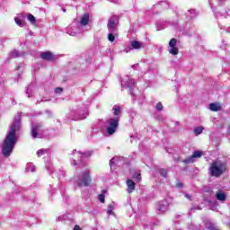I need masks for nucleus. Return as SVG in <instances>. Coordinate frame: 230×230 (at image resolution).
Listing matches in <instances>:
<instances>
[{
  "mask_svg": "<svg viewBox=\"0 0 230 230\" xmlns=\"http://www.w3.org/2000/svg\"><path fill=\"white\" fill-rule=\"evenodd\" d=\"M186 17H188L189 19H193V17H195V10L190 9L186 13Z\"/></svg>",
  "mask_w": 230,
  "mask_h": 230,
  "instance_id": "nucleus-24",
  "label": "nucleus"
},
{
  "mask_svg": "<svg viewBox=\"0 0 230 230\" xmlns=\"http://www.w3.org/2000/svg\"><path fill=\"white\" fill-rule=\"evenodd\" d=\"M127 186H128V193H132L134 190H136V182L132 180L127 181Z\"/></svg>",
  "mask_w": 230,
  "mask_h": 230,
  "instance_id": "nucleus-16",
  "label": "nucleus"
},
{
  "mask_svg": "<svg viewBox=\"0 0 230 230\" xmlns=\"http://www.w3.org/2000/svg\"><path fill=\"white\" fill-rule=\"evenodd\" d=\"M22 128L21 115H17L11 124L10 130L8 131L2 146V152L5 157L11 155L13 148H15V144L17 143V132H21Z\"/></svg>",
  "mask_w": 230,
  "mask_h": 230,
  "instance_id": "nucleus-1",
  "label": "nucleus"
},
{
  "mask_svg": "<svg viewBox=\"0 0 230 230\" xmlns=\"http://www.w3.org/2000/svg\"><path fill=\"white\" fill-rule=\"evenodd\" d=\"M111 3H114V4H117V3H119V0H109Z\"/></svg>",
  "mask_w": 230,
  "mask_h": 230,
  "instance_id": "nucleus-40",
  "label": "nucleus"
},
{
  "mask_svg": "<svg viewBox=\"0 0 230 230\" xmlns=\"http://www.w3.org/2000/svg\"><path fill=\"white\" fill-rule=\"evenodd\" d=\"M139 67V64H135L132 66L133 69H137Z\"/></svg>",
  "mask_w": 230,
  "mask_h": 230,
  "instance_id": "nucleus-37",
  "label": "nucleus"
},
{
  "mask_svg": "<svg viewBox=\"0 0 230 230\" xmlns=\"http://www.w3.org/2000/svg\"><path fill=\"white\" fill-rule=\"evenodd\" d=\"M133 177L139 182L141 181V172H135Z\"/></svg>",
  "mask_w": 230,
  "mask_h": 230,
  "instance_id": "nucleus-28",
  "label": "nucleus"
},
{
  "mask_svg": "<svg viewBox=\"0 0 230 230\" xmlns=\"http://www.w3.org/2000/svg\"><path fill=\"white\" fill-rule=\"evenodd\" d=\"M14 22L17 24V26H20V28H22V26H24V21L21 20V18L19 17H15Z\"/></svg>",
  "mask_w": 230,
  "mask_h": 230,
  "instance_id": "nucleus-23",
  "label": "nucleus"
},
{
  "mask_svg": "<svg viewBox=\"0 0 230 230\" xmlns=\"http://www.w3.org/2000/svg\"><path fill=\"white\" fill-rule=\"evenodd\" d=\"M109 126L107 127V135L112 136L118 130V126L119 125V117H115L108 119Z\"/></svg>",
  "mask_w": 230,
  "mask_h": 230,
  "instance_id": "nucleus-5",
  "label": "nucleus"
},
{
  "mask_svg": "<svg viewBox=\"0 0 230 230\" xmlns=\"http://www.w3.org/2000/svg\"><path fill=\"white\" fill-rule=\"evenodd\" d=\"M175 46H177V40L172 39L169 41V53H171V55H179V49Z\"/></svg>",
  "mask_w": 230,
  "mask_h": 230,
  "instance_id": "nucleus-12",
  "label": "nucleus"
},
{
  "mask_svg": "<svg viewBox=\"0 0 230 230\" xmlns=\"http://www.w3.org/2000/svg\"><path fill=\"white\" fill-rule=\"evenodd\" d=\"M80 24L82 26H87L89 24V13H85L82 17H81V22Z\"/></svg>",
  "mask_w": 230,
  "mask_h": 230,
  "instance_id": "nucleus-17",
  "label": "nucleus"
},
{
  "mask_svg": "<svg viewBox=\"0 0 230 230\" xmlns=\"http://www.w3.org/2000/svg\"><path fill=\"white\" fill-rule=\"evenodd\" d=\"M115 163H118V157H113V158L110 161V166L112 168V164H114Z\"/></svg>",
  "mask_w": 230,
  "mask_h": 230,
  "instance_id": "nucleus-31",
  "label": "nucleus"
},
{
  "mask_svg": "<svg viewBox=\"0 0 230 230\" xmlns=\"http://www.w3.org/2000/svg\"><path fill=\"white\" fill-rule=\"evenodd\" d=\"M21 67H22V65L18 66L16 69L19 71V69H21Z\"/></svg>",
  "mask_w": 230,
  "mask_h": 230,
  "instance_id": "nucleus-42",
  "label": "nucleus"
},
{
  "mask_svg": "<svg viewBox=\"0 0 230 230\" xmlns=\"http://www.w3.org/2000/svg\"><path fill=\"white\" fill-rule=\"evenodd\" d=\"M203 152L202 151H194L192 155L186 158L183 163H185L186 164H190V163H195L196 159H199V157H202L203 155Z\"/></svg>",
  "mask_w": 230,
  "mask_h": 230,
  "instance_id": "nucleus-11",
  "label": "nucleus"
},
{
  "mask_svg": "<svg viewBox=\"0 0 230 230\" xmlns=\"http://www.w3.org/2000/svg\"><path fill=\"white\" fill-rule=\"evenodd\" d=\"M62 91H63V89L61 87H58L55 89V93H62Z\"/></svg>",
  "mask_w": 230,
  "mask_h": 230,
  "instance_id": "nucleus-34",
  "label": "nucleus"
},
{
  "mask_svg": "<svg viewBox=\"0 0 230 230\" xmlns=\"http://www.w3.org/2000/svg\"><path fill=\"white\" fill-rule=\"evenodd\" d=\"M31 172H35V167H33V168L31 170Z\"/></svg>",
  "mask_w": 230,
  "mask_h": 230,
  "instance_id": "nucleus-43",
  "label": "nucleus"
},
{
  "mask_svg": "<svg viewBox=\"0 0 230 230\" xmlns=\"http://www.w3.org/2000/svg\"><path fill=\"white\" fill-rule=\"evenodd\" d=\"M204 132V127L200 126V127H197L194 128V134L195 136H200V134Z\"/></svg>",
  "mask_w": 230,
  "mask_h": 230,
  "instance_id": "nucleus-20",
  "label": "nucleus"
},
{
  "mask_svg": "<svg viewBox=\"0 0 230 230\" xmlns=\"http://www.w3.org/2000/svg\"><path fill=\"white\" fill-rule=\"evenodd\" d=\"M228 132H230V123H229V126H228Z\"/></svg>",
  "mask_w": 230,
  "mask_h": 230,
  "instance_id": "nucleus-44",
  "label": "nucleus"
},
{
  "mask_svg": "<svg viewBox=\"0 0 230 230\" xmlns=\"http://www.w3.org/2000/svg\"><path fill=\"white\" fill-rule=\"evenodd\" d=\"M176 186H177V188H182V182H178L177 184H176Z\"/></svg>",
  "mask_w": 230,
  "mask_h": 230,
  "instance_id": "nucleus-38",
  "label": "nucleus"
},
{
  "mask_svg": "<svg viewBox=\"0 0 230 230\" xmlns=\"http://www.w3.org/2000/svg\"><path fill=\"white\" fill-rule=\"evenodd\" d=\"M99 200L103 204V202H105V196L103 194H100Z\"/></svg>",
  "mask_w": 230,
  "mask_h": 230,
  "instance_id": "nucleus-32",
  "label": "nucleus"
},
{
  "mask_svg": "<svg viewBox=\"0 0 230 230\" xmlns=\"http://www.w3.org/2000/svg\"><path fill=\"white\" fill-rule=\"evenodd\" d=\"M74 230H81V229H80V226H75Z\"/></svg>",
  "mask_w": 230,
  "mask_h": 230,
  "instance_id": "nucleus-41",
  "label": "nucleus"
},
{
  "mask_svg": "<svg viewBox=\"0 0 230 230\" xmlns=\"http://www.w3.org/2000/svg\"><path fill=\"white\" fill-rule=\"evenodd\" d=\"M168 208H170V203L168 202V199H164L158 202L156 209L157 211H159V213H166V211H168Z\"/></svg>",
  "mask_w": 230,
  "mask_h": 230,
  "instance_id": "nucleus-10",
  "label": "nucleus"
},
{
  "mask_svg": "<svg viewBox=\"0 0 230 230\" xmlns=\"http://www.w3.org/2000/svg\"><path fill=\"white\" fill-rule=\"evenodd\" d=\"M209 172L212 177H220L226 172V164L222 163V161H216L211 164Z\"/></svg>",
  "mask_w": 230,
  "mask_h": 230,
  "instance_id": "nucleus-3",
  "label": "nucleus"
},
{
  "mask_svg": "<svg viewBox=\"0 0 230 230\" xmlns=\"http://www.w3.org/2000/svg\"><path fill=\"white\" fill-rule=\"evenodd\" d=\"M185 197L188 199V200H191V195H190V194H185Z\"/></svg>",
  "mask_w": 230,
  "mask_h": 230,
  "instance_id": "nucleus-39",
  "label": "nucleus"
},
{
  "mask_svg": "<svg viewBox=\"0 0 230 230\" xmlns=\"http://www.w3.org/2000/svg\"><path fill=\"white\" fill-rule=\"evenodd\" d=\"M130 46L133 49H141L145 48V44L138 40L131 41Z\"/></svg>",
  "mask_w": 230,
  "mask_h": 230,
  "instance_id": "nucleus-14",
  "label": "nucleus"
},
{
  "mask_svg": "<svg viewBox=\"0 0 230 230\" xmlns=\"http://www.w3.org/2000/svg\"><path fill=\"white\" fill-rule=\"evenodd\" d=\"M73 155L75 156V159L73 161V164L74 166H76L78 164H82L84 163V161L85 159H87V157H91L92 153L91 152H87V153H81V152H77L76 150L73 151ZM80 157V160H76V158Z\"/></svg>",
  "mask_w": 230,
  "mask_h": 230,
  "instance_id": "nucleus-6",
  "label": "nucleus"
},
{
  "mask_svg": "<svg viewBox=\"0 0 230 230\" xmlns=\"http://www.w3.org/2000/svg\"><path fill=\"white\" fill-rule=\"evenodd\" d=\"M216 199H217V200H219L220 202H226L227 196L224 193V191L219 190L216 193Z\"/></svg>",
  "mask_w": 230,
  "mask_h": 230,
  "instance_id": "nucleus-15",
  "label": "nucleus"
},
{
  "mask_svg": "<svg viewBox=\"0 0 230 230\" xmlns=\"http://www.w3.org/2000/svg\"><path fill=\"white\" fill-rule=\"evenodd\" d=\"M27 19L28 21H30V22H31V24H35V22H36L35 16H33L31 13H29L27 15Z\"/></svg>",
  "mask_w": 230,
  "mask_h": 230,
  "instance_id": "nucleus-25",
  "label": "nucleus"
},
{
  "mask_svg": "<svg viewBox=\"0 0 230 230\" xmlns=\"http://www.w3.org/2000/svg\"><path fill=\"white\" fill-rule=\"evenodd\" d=\"M156 111H163V103L158 102L156 104Z\"/></svg>",
  "mask_w": 230,
  "mask_h": 230,
  "instance_id": "nucleus-33",
  "label": "nucleus"
},
{
  "mask_svg": "<svg viewBox=\"0 0 230 230\" xmlns=\"http://www.w3.org/2000/svg\"><path fill=\"white\" fill-rule=\"evenodd\" d=\"M63 12H66V10L64 9Z\"/></svg>",
  "mask_w": 230,
  "mask_h": 230,
  "instance_id": "nucleus-45",
  "label": "nucleus"
},
{
  "mask_svg": "<svg viewBox=\"0 0 230 230\" xmlns=\"http://www.w3.org/2000/svg\"><path fill=\"white\" fill-rule=\"evenodd\" d=\"M209 109H210V111L217 112V111H220V105L216 104V103H211V104H209Z\"/></svg>",
  "mask_w": 230,
  "mask_h": 230,
  "instance_id": "nucleus-19",
  "label": "nucleus"
},
{
  "mask_svg": "<svg viewBox=\"0 0 230 230\" xmlns=\"http://www.w3.org/2000/svg\"><path fill=\"white\" fill-rule=\"evenodd\" d=\"M75 182L79 188H82V186H89V184H91V172L84 171L79 173V175L75 177Z\"/></svg>",
  "mask_w": 230,
  "mask_h": 230,
  "instance_id": "nucleus-2",
  "label": "nucleus"
},
{
  "mask_svg": "<svg viewBox=\"0 0 230 230\" xmlns=\"http://www.w3.org/2000/svg\"><path fill=\"white\" fill-rule=\"evenodd\" d=\"M108 31L111 33H118V19L113 16L108 22Z\"/></svg>",
  "mask_w": 230,
  "mask_h": 230,
  "instance_id": "nucleus-8",
  "label": "nucleus"
},
{
  "mask_svg": "<svg viewBox=\"0 0 230 230\" xmlns=\"http://www.w3.org/2000/svg\"><path fill=\"white\" fill-rule=\"evenodd\" d=\"M41 128H42V124H40V123H37L32 126L31 136H32L33 139H37V137H42V134L40 133Z\"/></svg>",
  "mask_w": 230,
  "mask_h": 230,
  "instance_id": "nucleus-9",
  "label": "nucleus"
},
{
  "mask_svg": "<svg viewBox=\"0 0 230 230\" xmlns=\"http://www.w3.org/2000/svg\"><path fill=\"white\" fill-rule=\"evenodd\" d=\"M117 35H118V33L109 31L108 40H110V42H114Z\"/></svg>",
  "mask_w": 230,
  "mask_h": 230,
  "instance_id": "nucleus-21",
  "label": "nucleus"
},
{
  "mask_svg": "<svg viewBox=\"0 0 230 230\" xmlns=\"http://www.w3.org/2000/svg\"><path fill=\"white\" fill-rule=\"evenodd\" d=\"M49 155V149H40L38 152H37V155L38 157H42V155Z\"/></svg>",
  "mask_w": 230,
  "mask_h": 230,
  "instance_id": "nucleus-18",
  "label": "nucleus"
},
{
  "mask_svg": "<svg viewBox=\"0 0 230 230\" xmlns=\"http://www.w3.org/2000/svg\"><path fill=\"white\" fill-rule=\"evenodd\" d=\"M40 57L43 60H48L49 62H53L56 57L50 51L41 52Z\"/></svg>",
  "mask_w": 230,
  "mask_h": 230,
  "instance_id": "nucleus-13",
  "label": "nucleus"
},
{
  "mask_svg": "<svg viewBox=\"0 0 230 230\" xmlns=\"http://www.w3.org/2000/svg\"><path fill=\"white\" fill-rule=\"evenodd\" d=\"M135 84H136V81H134V79L128 75H126L121 79L122 89H125L127 87L128 89H131V87H134Z\"/></svg>",
  "mask_w": 230,
  "mask_h": 230,
  "instance_id": "nucleus-7",
  "label": "nucleus"
},
{
  "mask_svg": "<svg viewBox=\"0 0 230 230\" xmlns=\"http://www.w3.org/2000/svg\"><path fill=\"white\" fill-rule=\"evenodd\" d=\"M71 119H74L75 121L78 119H85L87 118L88 111L87 108H78L75 110H73L71 111Z\"/></svg>",
  "mask_w": 230,
  "mask_h": 230,
  "instance_id": "nucleus-4",
  "label": "nucleus"
},
{
  "mask_svg": "<svg viewBox=\"0 0 230 230\" xmlns=\"http://www.w3.org/2000/svg\"><path fill=\"white\" fill-rule=\"evenodd\" d=\"M161 6H164V8H167L168 4H166V2H160Z\"/></svg>",
  "mask_w": 230,
  "mask_h": 230,
  "instance_id": "nucleus-35",
  "label": "nucleus"
},
{
  "mask_svg": "<svg viewBox=\"0 0 230 230\" xmlns=\"http://www.w3.org/2000/svg\"><path fill=\"white\" fill-rule=\"evenodd\" d=\"M26 94H27L28 98H31V96H33V92L31 91V89L27 88Z\"/></svg>",
  "mask_w": 230,
  "mask_h": 230,
  "instance_id": "nucleus-30",
  "label": "nucleus"
},
{
  "mask_svg": "<svg viewBox=\"0 0 230 230\" xmlns=\"http://www.w3.org/2000/svg\"><path fill=\"white\" fill-rule=\"evenodd\" d=\"M114 209V205L111 204L108 206L107 214L111 215Z\"/></svg>",
  "mask_w": 230,
  "mask_h": 230,
  "instance_id": "nucleus-29",
  "label": "nucleus"
},
{
  "mask_svg": "<svg viewBox=\"0 0 230 230\" xmlns=\"http://www.w3.org/2000/svg\"><path fill=\"white\" fill-rule=\"evenodd\" d=\"M17 57H19V51L13 50V52H11L10 54L11 58H17Z\"/></svg>",
  "mask_w": 230,
  "mask_h": 230,
  "instance_id": "nucleus-26",
  "label": "nucleus"
},
{
  "mask_svg": "<svg viewBox=\"0 0 230 230\" xmlns=\"http://www.w3.org/2000/svg\"><path fill=\"white\" fill-rule=\"evenodd\" d=\"M159 173L162 177H166V175H168V171H166V169H160Z\"/></svg>",
  "mask_w": 230,
  "mask_h": 230,
  "instance_id": "nucleus-27",
  "label": "nucleus"
},
{
  "mask_svg": "<svg viewBox=\"0 0 230 230\" xmlns=\"http://www.w3.org/2000/svg\"><path fill=\"white\" fill-rule=\"evenodd\" d=\"M68 35H72V37H75V35H76V32L71 31H67Z\"/></svg>",
  "mask_w": 230,
  "mask_h": 230,
  "instance_id": "nucleus-36",
  "label": "nucleus"
},
{
  "mask_svg": "<svg viewBox=\"0 0 230 230\" xmlns=\"http://www.w3.org/2000/svg\"><path fill=\"white\" fill-rule=\"evenodd\" d=\"M114 116H119L121 114V108L119 106H113Z\"/></svg>",
  "mask_w": 230,
  "mask_h": 230,
  "instance_id": "nucleus-22",
  "label": "nucleus"
}]
</instances>
